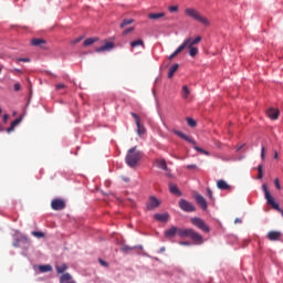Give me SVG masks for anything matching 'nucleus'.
<instances>
[{"label": "nucleus", "instance_id": "obj_1", "mask_svg": "<svg viewBox=\"0 0 283 283\" xmlns=\"http://www.w3.org/2000/svg\"><path fill=\"white\" fill-rule=\"evenodd\" d=\"M179 235V238H190L192 242L196 244H202L203 240L200 233L196 232V230L188 228V229H180L178 227H171L170 229L165 231L166 238H174V235Z\"/></svg>", "mask_w": 283, "mask_h": 283}, {"label": "nucleus", "instance_id": "obj_2", "mask_svg": "<svg viewBox=\"0 0 283 283\" xmlns=\"http://www.w3.org/2000/svg\"><path fill=\"white\" fill-rule=\"evenodd\" d=\"M185 14L186 17H189V19H193V21H198V23H201V25H205L206 28H209L211 25L209 19L202 15V13H200V11L195 8L185 9Z\"/></svg>", "mask_w": 283, "mask_h": 283}, {"label": "nucleus", "instance_id": "obj_3", "mask_svg": "<svg viewBox=\"0 0 283 283\" xmlns=\"http://www.w3.org/2000/svg\"><path fill=\"white\" fill-rule=\"evenodd\" d=\"M200 41H202V36L198 35L197 38H188L186 39L182 44H180L178 46V49L169 56V59H175V56H178V54H180V52H182V50H185V48H195L193 45H198V43H200Z\"/></svg>", "mask_w": 283, "mask_h": 283}, {"label": "nucleus", "instance_id": "obj_4", "mask_svg": "<svg viewBox=\"0 0 283 283\" xmlns=\"http://www.w3.org/2000/svg\"><path fill=\"white\" fill-rule=\"evenodd\" d=\"M172 133L176 136H179V138H182V140H186V143H190V145H193V149H196V151H198L199 154H203L205 156H209V151L196 146L198 144L191 138V136H187L185 133H182L178 129H174Z\"/></svg>", "mask_w": 283, "mask_h": 283}, {"label": "nucleus", "instance_id": "obj_5", "mask_svg": "<svg viewBox=\"0 0 283 283\" xmlns=\"http://www.w3.org/2000/svg\"><path fill=\"white\" fill-rule=\"evenodd\" d=\"M125 160L128 167H136L140 160V151L136 150V147L130 148Z\"/></svg>", "mask_w": 283, "mask_h": 283}, {"label": "nucleus", "instance_id": "obj_6", "mask_svg": "<svg viewBox=\"0 0 283 283\" xmlns=\"http://www.w3.org/2000/svg\"><path fill=\"white\" fill-rule=\"evenodd\" d=\"M191 224H193V227H197V229H200V231H203L205 233H209V231H211V229L208 227V224L205 222V220L198 218V217H193L190 219Z\"/></svg>", "mask_w": 283, "mask_h": 283}, {"label": "nucleus", "instance_id": "obj_7", "mask_svg": "<svg viewBox=\"0 0 283 283\" xmlns=\"http://www.w3.org/2000/svg\"><path fill=\"white\" fill-rule=\"evenodd\" d=\"M179 208L181 209V211H185L186 213H191L196 211V206H193V203L187 201L186 199L179 200Z\"/></svg>", "mask_w": 283, "mask_h": 283}, {"label": "nucleus", "instance_id": "obj_8", "mask_svg": "<svg viewBox=\"0 0 283 283\" xmlns=\"http://www.w3.org/2000/svg\"><path fill=\"white\" fill-rule=\"evenodd\" d=\"M262 189L265 193V200L268 205H270L272 209H277V202H275V198H273V196H271V192H269V188L265 184L262 186Z\"/></svg>", "mask_w": 283, "mask_h": 283}, {"label": "nucleus", "instance_id": "obj_9", "mask_svg": "<svg viewBox=\"0 0 283 283\" xmlns=\"http://www.w3.org/2000/svg\"><path fill=\"white\" fill-rule=\"evenodd\" d=\"M130 116L135 119V125L137 127V134L138 136H143L147 129L145 128V125L140 124V116L136 113H130Z\"/></svg>", "mask_w": 283, "mask_h": 283}, {"label": "nucleus", "instance_id": "obj_10", "mask_svg": "<svg viewBox=\"0 0 283 283\" xmlns=\"http://www.w3.org/2000/svg\"><path fill=\"white\" fill-rule=\"evenodd\" d=\"M51 208L53 211H63L65 209V201L63 199H53L51 201Z\"/></svg>", "mask_w": 283, "mask_h": 283}, {"label": "nucleus", "instance_id": "obj_11", "mask_svg": "<svg viewBox=\"0 0 283 283\" xmlns=\"http://www.w3.org/2000/svg\"><path fill=\"white\" fill-rule=\"evenodd\" d=\"M157 207H160V200H158L156 197H150L146 203L147 211H154V209H157Z\"/></svg>", "mask_w": 283, "mask_h": 283}, {"label": "nucleus", "instance_id": "obj_12", "mask_svg": "<svg viewBox=\"0 0 283 283\" xmlns=\"http://www.w3.org/2000/svg\"><path fill=\"white\" fill-rule=\"evenodd\" d=\"M120 251H123V253H132L134 251H143V245L129 247L127 244H124V245H122Z\"/></svg>", "mask_w": 283, "mask_h": 283}, {"label": "nucleus", "instance_id": "obj_13", "mask_svg": "<svg viewBox=\"0 0 283 283\" xmlns=\"http://www.w3.org/2000/svg\"><path fill=\"white\" fill-rule=\"evenodd\" d=\"M114 42H105L104 45L96 48L95 52H112L114 50Z\"/></svg>", "mask_w": 283, "mask_h": 283}, {"label": "nucleus", "instance_id": "obj_14", "mask_svg": "<svg viewBox=\"0 0 283 283\" xmlns=\"http://www.w3.org/2000/svg\"><path fill=\"white\" fill-rule=\"evenodd\" d=\"M195 200L203 211H207L208 206H207V199H205V197H202L201 195H196Z\"/></svg>", "mask_w": 283, "mask_h": 283}, {"label": "nucleus", "instance_id": "obj_15", "mask_svg": "<svg viewBox=\"0 0 283 283\" xmlns=\"http://www.w3.org/2000/svg\"><path fill=\"white\" fill-rule=\"evenodd\" d=\"M266 238L270 239L271 242H275V241L280 240V238H282V232H280V231H270V232H268Z\"/></svg>", "mask_w": 283, "mask_h": 283}, {"label": "nucleus", "instance_id": "obj_16", "mask_svg": "<svg viewBox=\"0 0 283 283\" xmlns=\"http://www.w3.org/2000/svg\"><path fill=\"white\" fill-rule=\"evenodd\" d=\"M266 115L271 118V120H277L280 117V111L275 108H269L266 111Z\"/></svg>", "mask_w": 283, "mask_h": 283}, {"label": "nucleus", "instance_id": "obj_17", "mask_svg": "<svg viewBox=\"0 0 283 283\" xmlns=\"http://www.w3.org/2000/svg\"><path fill=\"white\" fill-rule=\"evenodd\" d=\"M60 283H76V281L72 280V274L64 273L60 276Z\"/></svg>", "mask_w": 283, "mask_h": 283}, {"label": "nucleus", "instance_id": "obj_18", "mask_svg": "<svg viewBox=\"0 0 283 283\" xmlns=\"http://www.w3.org/2000/svg\"><path fill=\"white\" fill-rule=\"evenodd\" d=\"M130 48L134 50L135 48H143L145 50V42L142 39H137L130 42Z\"/></svg>", "mask_w": 283, "mask_h": 283}, {"label": "nucleus", "instance_id": "obj_19", "mask_svg": "<svg viewBox=\"0 0 283 283\" xmlns=\"http://www.w3.org/2000/svg\"><path fill=\"white\" fill-rule=\"evenodd\" d=\"M217 187L218 189H220L221 191H227V189H231V186H229V184H227V181L220 179L217 181Z\"/></svg>", "mask_w": 283, "mask_h": 283}, {"label": "nucleus", "instance_id": "obj_20", "mask_svg": "<svg viewBox=\"0 0 283 283\" xmlns=\"http://www.w3.org/2000/svg\"><path fill=\"white\" fill-rule=\"evenodd\" d=\"M154 218L158 222H167V220H169V214L168 213H156L154 216Z\"/></svg>", "mask_w": 283, "mask_h": 283}, {"label": "nucleus", "instance_id": "obj_21", "mask_svg": "<svg viewBox=\"0 0 283 283\" xmlns=\"http://www.w3.org/2000/svg\"><path fill=\"white\" fill-rule=\"evenodd\" d=\"M165 17V12L159 13H148V19L151 21H158V19H163Z\"/></svg>", "mask_w": 283, "mask_h": 283}, {"label": "nucleus", "instance_id": "obj_22", "mask_svg": "<svg viewBox=\"0 0 283 283\" xmlns=\"http://www.w3.org/2000/svg\"><path fill=\"white\" fill-rule=\"evenodd\" d=\"M169 191L170 193H174V196H182L177 185L169 184Z\"/></svg>", "mask_w": 283, "mask_h": 283}, {"label": "nucleus", "instance_id": "obj_23", "mask_svg": "<svg viewBox=\"0 0 283 283\" xmlns=\"http://www.w3.org/2000/svg\"><path fill=\"white\" fill-rule=\"evenodd\" d=\"M19 123H21V117L20 118H15L9 128H7V134H11V132H14V127H17V125H19Z\"/></svg>", "mask_w": 283, "mask_h": 283}, {"label": "nucleus", "instance_id": "obj_24", "mask_svg": "<svg viewBox=\"0 0 283 283\" xmlns=\"http://www.w3.org/2000/svg\"><path fill=\"white\" fill-rule=\"evenodd\" d=\"M31 45H35L38 48H41V45H45V40H43V39H33V40H31Z\"/></svg>", "mask_w": 283, "mask_h": 283}, {"label": "nucleus", "instance_id": "obj_25", "mask_svg": "<svg viewBox=\"0 0 283 283\" xmlns=\"http://www.w3.org/2000/svg\"><path fill=\"white\" fill-rule=\"evenodd\" d=\"M98 41V38H88L84 41V48H90V45H94Z\"/></svg>", "mask_w": 283, "mask_h": 283}, {"label": "nucleus", "instance_id": "obj_26", "mask_svg": "<svg viewBox=\"0 0 283 283\" xmlns=\"http://www.w3.org/2000/svg\"><path fill=\"white\" fill-rule=\"evenodd\" d=\"M55 271L59 274H63L67 271V264L63 263L62 265H56Z\"/></svg>", "mask_w": 283, "mask_h": 283}, {"label": "nucleus", "instance_id": "obj_27", "mask_svg": "<svg viewBox=\"0 0 283 283\" xmlns=\"http://www.w3.org/2000/svg\"><path fill=\"white\" fill-rule=\"evenodd\" d=\"M157 167H159V169H164V171H167V161L165 159H158Z\"/></svg>", "mask_w": 283, "mask_h": 283}, {"label": "nucleus", "instance_id": "obj_28", "mask_svg": "<svg viewBox=\"0 0 283 283\" xmlns=\"http://www.w3.org/2000/svg\"><path fill=\"white\" fill-rule=\"evenodd\" d=\"M39 271L40 273H50V271H52V265H40Z\"/></svg>", "mask_w": 283, "mask_h": 283}, {"label": "nucleus", "instance_id": "obj_29", "mask_svg": "<svg viewBox=\"0 0 283 283\" xmlns=\"http://www.w3.org/2000/svg\"><path fill=\"white\" fill-rule=\"evenodd\" d=\"M189 94H191V92L189 91V87L187 85L182 86V98L187 99L189 98Z\"/></svg>", "mask_w": 283, "mask_h": 283}, {"label": "nucleus", "instance_id": "obj_30", "mask_svg": "<svg viewBox=\"0 0 283 283\" xmlns=\"http://www.w3.org/2000/svg\"><path fill=\"white\" fill-rule=\"evenodd\" d=\"M264 166L263 165H259L258 166V179L262 180V178H264V172H263Z\"/></svg>", "mask_w": 283, "mask_h": 283}, {"label": "nucleus", "instance_id": "obj_31", "mask_svg": "<svg viewBox=\"0 0 283 283\" xmlns=\"http://www.w3.org/2000/svg\"><path fill=\"white\" fill-rule=\"evenodd\" d=\"M188 50H189V55L192 57L198 54V48L196 46H188Z\"/></svg>", "mask_w": 283, "mask_h": 283}, {"label": "nucleus", "instance_id": "obj_32", "mask_svg": "<svg viewBox=\"0 0 283 283\" xmlns=\"http://www.w3.org/2000/svg\"><path fill=\"white\" fill-rule=\"evenodd\" d=\"M186 120H187V124L189 125V127H196V125H198L196 119H193L191 117H187Z\"/></svg>", "mask_w": 283, "mask_h": 283}, {"label": "nucleus", "instance_id": "obj_33", "mask_svg": "<svg viewBox=\"0 0 283 283\" xmlns=\"http://www.w3.org/2000/svg\"><path fill=\"white\" fill-rule=\"evenodd\" d=\"M31 235H33L34 238H45V233L39 231H32Z\"/></svg>", "mask_w": 283, "mask_h": 283}, {"label": "nucleus", "instance_id": "obj_34", "mask_svg": "<svg viewBox=\"0 0 283 283\" xmlns=\"http://www.w3.org/2000/svg\"><path fill=\"white\" fill-rule=\"evenodd\" d=\"M130 23H134V19H126L122 22L120 28H125V25H130Z\"/></svg>", "mask_w": 283, "mask_h": 283}, {"label": "nucleus", "instance_id": "obj_35", "mask_svg": "<svg viewBox=\"0 0 283 283\" xmlns=\"http://www.w3.org/2000/svg\"><path fill=\"white\" fill-rule=\"evenodd\" d=\"M17 63H30V59L28 57H18L15 59Z\"/></svg>", "mask_w": 283, "mask_h": 283}, {"label": "nucleus", "instance_id": "obj_36", "mask_svg": "<svg viewBox=\"0 0 283 283\" xmlns=\"http://www.w3.org/2000/svg\"><path fill=\"white\" fill-rule=\"evenodd\" d=\"M178 67H180V65L178 64H172L169 69V72H178Z\"/></svg>", "mask_w": 283, "mask_h": 283}, {"label": "nucleus", "instance_id": "obj_37", "mask_svg": "<svg viewBox=\"0 0 283 283\" xmlns=\"http://www.w3.org/2000/svg\"><path fill=\"white\" fill-rule=\"evenodd\" d=\"M169 12H178V6L168 7Z\"/></svg>", "mask_w": 283, "mask_h": 283}, {"label": "nucleus", "instance_id": "obj_38", "mask_svg": "<svg viewBox=\"0 0 283 283\" xmlns=\"http://www.w3.org/2000/svg\"><path fill=\"white\" fill-rule=\"evenodd\" d=\"M207 196L210 198V200H213V191H211L210 188H207Z\"/></svg>", "mask_w": 283, "mask_h": 283}, {"label": "nucleus", "instance_id": "obj_39", "mask_svg": "<svg viewBox=\"0 0 283 283\" xmlns=\"http://www.w3.org/2000/svg\"><path fill=\"white\" fill-rule=\"evenodd\" d=\"M13 90H14V92H19V91L21 90V84L15 83V84L13 85Z\"/></svg>", "mask_w": 283, "mask_h": 283}, {"label": "nucleus", "instance_id": "obj_40", "mask_svg": "<svg viewBox=\"0 0 283 283\" xmlns=\"http://www.w3.org/2000/svg\"><path fill=\"white\" fill-rule=\"evenodd\" d=\"M65 87V84L60 83L55 86V90H63Z\"/></svg>", "mask_w": 283, "mask_h": 283}, {"label": "nucleus", "instance_id": "obj_41", "mask_svg": "<svg viewBox=\"0 0 283 283\" xmlns=\"http://www.w3.org/2000/svg\"><path fill=\"white\" fill-rule=\"evenodd\" d=\"M187 169H198V166L191 164L186 166Z\"/></svg>", "mask_w": 283, "mask_h": 283}, {"label": "nucleus", "instance_id": "obj_42", "mask_svg": "<svg viewBox=\"0 0 283 283\" xmlns=\"http://www.w3.org/2000/svg\"><path fill=\"white\" fill-rule=\"evenodd\" d=\"M99 264H102V266H109V264L105 261H103V259L98 260Z\"/></svg>", "mask_w": 283, "mask_h": 283}, {"label": "nucleus", "instance_id": "obj_43", "mask_svg": "<svg viewBox=\"0 0 283 283\" xmlns=\"http://www.w3.org/2000/svg\"><path fill=\"white\" fill-rule=\"evenodd\" d=\"M180 244L184 245V247H190L191 245V243L189 241H181Z\"/></svg>", "mask_w": 283, "mask_h": 283}, {"label": "nucleus", "instance_id": "obj_44", "mask_svg": "<svg viewBox=\"0 0 283 283\" xmlns=\"http://www.w3.org/2000/svg\"><path fill=\"white\" fill-rule=\"evenodd\" d=\"M264 151H265V147L262 146V148H261V158H262V160H264Z\"/></svg>", "mask_w": 283, "mask_h": 283}, {"label": "nucleus", "instance_id": "obj_45", "mask_svg": "<svg viewBox=\"0 0 283 283\" xmlns=\"http://www.w3.org/2000/svg\"><path fill=\"white\" fill-rule=\"evenodd\" d=\"M274 185H275L276 189H281V187H280V180H279V179H275V180H274Z\"/></svg>", "mask_w": 283, "mask_h": 283}, {"label": "nucleus", "instance_id": "obj_46", "mask_svg": "<svg viewBox=\"0 0 283 283\" xmlns=\"http://www.w3.org/2000/svg\"><path fill=\"white\" fill-rule=\"evenodd\" d=\"M83 38H77L75 40L72 41L73 44H76V43H81Z\"/></svg>", "mask_w": 283, "mask_h": 283}, {"label": "nucleus", "instance_id": "obj_47", "mask_svg": "<svg viewBox=\"0 0 283 283\" xmlns=\"http://www.w3.org/2000/svg\"><path fill=\"white\" fill-rule=\"evenodd\" d=\"M275 209V211H279V213H281L282 214V217H283V210L280 208V205L277 203V208H274Z\"/></svg>", "mask_w": 283, "mask_h": 283}, {"label": "nucleus", "instance_id": "obj_48", "mask_svg": "<svg viewBox=\"0 0 283 283\" xmlns=\"http://www.w3.org/2000/svg\"><path fill=\"white\" fill-rule=\"evenodd\" d=\"M133 31H134V28L126 29V30L124 31V34H129V32H133Z\"/></svg>", "mask_w": 283, "mask_h": 283}, {"label": "nucleus", "instance_id": "obj_49", "mask_svg": "<svg viewBox=\"0 0 283 283\" xmlns=\"http://www.w3.org/2000/svg\"><path fill=\"white\" fill-rule=\"evenodd\" d=\"M241 222H242V219L237 218V219L234 220V224H240Z\"/></svg>", "mask_w": 283, "mask_h": 283}, {"label": "nucleus", "instance_id": "obj_50", "mask_svg": "<svg viewBox=\"0 0 283 283\" xmlns=\"http://www.w3.org/2000/svg\"><path fill=\"white\" fill-rule=\"evenodd\" d=\"M8 118H9L8 114H4V115H3V122H4V123H8Z\"/></svg>", "mask_w": 283, "mask_h": 283}, {"label": "nucleus", "instance_id": "obj_51", "mask_svg": "<svg viewBox=\"0 0 283 283\" xmlns=\"http://www.w3.org/2000/svg\"><path fill=\"white\" fill-rule=\"evenodd\" d=\"M168 78H174V72L168 73Z\"/></svg>", "mask_w": 283, "mask_h": 283}, {"label": "nucleus", "instance_id": "obj_52", "mask_svg": "<svg viewBox=\"0 0 283 283\" xmlns=\"http://www.w3.org/2000/svg\"><path fill=\"white\" fill-rule=\"evenodd\" d=\"M159 253H165V247L160 248Z\"/></svg>", "mask_w": 283, "mask_h": 283}, {"label": "nucleus", "instance_id": "obj_53", "mask_svg": "<svg viewBox=\"0 0 283 283\" xmlns=\"http://www.w3.org/2000/svg\"><path fill=\"white\" fill-rule=\"evenodd\" d=\"M124 180H125V182H129V178H125Z\"/></svg>", "mask_w": 283, "mask_h": 283}, {"label": "nucleus", "instance_id": "obj_54", "mask_svg": "<svg viewBox=\"0 0 283 283\" xmlns=\"http://www.w3.org/2000/svg\"><path fill=\"white\" fill-rule=\"evenodd\" d=\"M13 247H19V242H17V243H13Z\"/></svg>", "mask_w": 283, "mask_h": 283}, {"label": "nucleus", "instance_id": "obj_55", "mask_svg": "<svg viewBox=\"0 0 283 283\" xmlns=\"http://www.w3.org/2000/svg\"><path fill=\"white\" fill-rule=\"evenodd\" d=\"M274 158H275V159L277 158V153L274 154Z\"/></svg>", "mask_w": 283, "mask_h": 283}, {"label": "nucleus", "instance_id": "obj_56", "mask_svg": "<svg viewBox=\"0 0 283 283\" xmlns=\"http://www.w3.org/2000/svg\"><path fill=\"white\" fill-rule=\"evenodd\" d=\"M240 149H242V146L238 148V151H240Z\"/></svg>", "mask_w": 283, "mask_h": 283}, {"label": "nucleus", "instance_id": "obj_57", "mask_svg": "<svg viewBox=\"0 0 283 283\" xmlns=\"http://www.w3.org/2000/svg\"><path fill=\"white\" fill-rule=\"evenodd\" d=\"M168 177H171V174H167Z\"/></svg>", "mask_w": 283, "mask_h": 283}, {"label": "nucleus", "instance_id": "obj_58", "mask_svg": "<svg viewBox=\"0 0 283 283\" xmlns=\"http://www.w3.org/2000/svg\"><path fill=\"white\" fill-rule=\"evenodd\" d=\"M1 112H3V111L0 108V114H1Z\"/></svg>", "mask_w": 283, "mask_h": 283}]
</instances>
